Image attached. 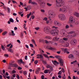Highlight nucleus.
Here are the masks:
<instances>
[{"mask_svg":"<svg viewBox=\"0 0 79 79\" xmlns=\"http://www.w3.org/2000/svg\"><path fill=\"white\" fill-rule=\"evenodd\" d=\"M44 31L47 34H51L55 36L57 35L58 33V30H52L51 31V28L49 27H46L44 28Z\"/></svg>","mask_w":79,"mask_h":79,"instance_id":"obj_1","label":"nucleus"},{"mask_svg":"<svg viewBox=\"0 0 79 79\" xmlns=\"http://www.w3.org/2000/svg\"><path fill=\"white\" fill-rule=\"evenodd\" d=\"M64 0H60L59 1L56 0V5L58 7H61V6H63V5H64Z\"/></svg>","mask_w":79,"mask_h":79,"instance_id":"obj_2","label":"nucleus"},{"mask_svg":"<svg viewBox=\"0 0 79 79\" xmlns=\"http://www.w3.org/2000/svg\"><path fill=\"white\" fill-rule=\"evenodd\" d=\"M48 14L49 16L48 17V18L50 19L49 20H52L51 18H53L55 17V12L51 11L49 12Z\"/></svg>","mask_w":79,"mask_h":79,"instance_id":"obj_3","label":"nucleus"},{"mask_svg":"<svg viewBox=\"0 0 79 79\" xmlns=\"http://www.w3.org/2000/svg\"><path fill=\"white\" fill-rule=\"evenodd\" d=\"M60 12L65 13L67 12V7L66 6H64L62 8H60L59 9Z\"/></svg>","mask_w":79,"mask_h":79,"instance_id":"obj_4","label":"nucleus"},{"mask_svg":"<svg viewBox=\"0 0 79 79\" xmlns=\"http://www.w3.org/2000/svg\"><path fill=\"white\" fill-rule=\"evenodd\" d=\"M58 17L60 19L61 21H64L66 19V17L65 15L63 14H61L58 15Z\"/></svg>","mask_w":79,"mask_h":79,"instance_id":"obj_5","label":"nucleus"},{"mask_svg":"<svg viewBox=\"0 0 79 79\" xmlns=\"http://www.w3.org/2000/svg\"><path fill=\"white\" fill-rule=\"evenodd\" d=\"M54 25H55V26H56L60 27L62 26V23H61L60 22L55 20L54 21Z\"/></svg>","mask_w":79,"mask_h":79,"instance_id":"obj_6","label":"nucleus"},{"mask_svg":"<svg viewBox=\"0 0 79 79\" xmlns=\"http://www.w3.org/2000/svg\"><path fill=\"white\" fill-rule=\"evenodd\" d=\"M39 1V3L40 5V6L43 8H44L45 7V3L44 2L41 1L42 0H38Z\"/></svg>","mask_w":79,"mask_h":79,"instance_id":"obj_7","label":"nucleus"},{"mask_svg":"<svg viewBox=\"0 0 79 79\" xmlns=\"http://www.w3.org/2000/svg\"><path fill=\"white\" fill-rule=\"evenodd\" d=\"M76 40L74 39L71 41L70 44L72 45H75L76 44Z\"/></svg>","mask_w":79,"mask_h":79,"instance_id":"obj_8","label":"nucleus"},{"mask_svg":"<svg viewBox=\"0 0 79 79\" xmlns=\"http://www.w3.org/2000/svg\"><path fill=\"white\" fill-rule=\"evenodd\" d=\"M59 61L60 66H63V64H64V61L61 58H60L59 59Z\"/></svg>","mask_w":79,"mask_h":79,"instance_id":"obj_9","label":"nucleus"},{"mask_svg":"<svg viewBox=\"0 0 79 79\" xmlns=\"http://www.w3.org/2000/svg\"><path fill=\"white\" fill-rule=\"evenodd\" d=\"M75 21L74 20L73 17L71 16L69 18V23H74Z\"/></svg>","mask_w":79,"mask_h":79,"instance_id":"obj_10","label":"nucleus"},{"mask_svg":"<svg viewBox=\"0 0 79 79\" xmlns=\"http://www.w3.org/2000/svg\"><path fill=\"white\" fill-rule=\"evenodd\" d=\"M10 66L11 67H15V68H17L18 66V64H13L11 62H10L9 64Z\"/></svg>","mask_w":79,"mask_h":79,"instance_id":"obj_11","label":"nucleus"},{"mask_svg":"<svg viewBox=\"0 0 79 79\" xmlns=\"http://www.w3.org/2000/svg\"><path fill=\"white\" fill-rule=\"evenodd\" d=\"M37 58L38 59H41V60H43L44 59V57L41 54H38L37 55Z\"/></svg>","mask_w":79,"mask_h":79,"instance_id":"obj_12","label":"nucleus"},{"mask_svg":"<svg viewBox=\"0 0 79 79\" xmlns=\"http://www.w3.org/2000/svg\"><path fill=\"white\" fill-rule=\"evenodd\" d=\"M52 62L54 64V65H55V66H56V64H59V62H57V61L56 60L52 61Z\"/></svg>","mask_w":79,"mask_h":79,"instance_id":"obj_13","label":"nucleus"},{"mask_svg":"<svg viewBox=\"0 0 79 79\" xmlns=\"http://www.w3.org/2000/svg\"><path fill=\"white\" fill-rule=\"evenodd\" d=\"M60 39L59 38H58L57 36L55 37L53 39V40L54 41H57Z\"/></svg>","mask_w":79,"mask_h":79,"instance_id":"obj_14","label":"nucleus"},{"mask_svg":"<svg viewBox=\"0 0 79 79\" xmlns=\"http://www.w3.org/2000/svg\"><path fill=\"white\" fill-rule=\"evenodd\" d=\"M7 49H8V52H9L10 53H13L14 52L13 50L11 49H9L8 48H7Z\"/></svg>","mask_w":79,"mask_h":79,"instance_id":"obj_15","label":"nucleus"},{"mask_svg":"<svg viewBox=\"0 0 79 79\" xmlns=\"http://www.w3.org/2000/svg\"><path fill=\"white\" fill-rule=\"evenodd\" d=\"M40 71V68H38V69L36 70L35 72L36 74H39V73Z\"/></svg>","mask_w":79,"mask_h":79,"instance_id":"obj_16","label":"nucleus"},{"mask_svg":"<svg viewBox=\"0 0 79 79\" xmlns=\"http://www.w3.org/2000/svg\"><path fill=\"white\" fill-rule=\"evenodd\" d=\"M69 58H74V56L73 54H70L68 56Z\"/></svg>","mask_w":79,"mask_h":79,"instance_id":"obj_17","label":"nucleus"},{"mask_svg":"<svg viewBox=\"0 0 79 79\" xmlns=\"http://www.w3.org/2000/svg\"><path fill=\"white\" fill-rule=\"evenodd\" d=\"M45 39H47L49 40H51L52 39V37L50 36H46L45 37Z\"/></svg>","mask_w":79,"mask_h":79,"instance_id":"obj_18","label":"nucleus"},{"mask_svg":"<svg viewBox=\"0 0 79 79\" xmlns=\"http://www.w3.org/2000/svg\"><path fill=\"white\" fill-rule=\"evenodd\" d=\"M74 15L76 16L77 17H79V13L77 12H75L74 13Z\"/></svg>","mask_w":79,"mask_h":79,"instance_id":"obj_19","label":"nucleus"},{"mask_svg":"<svg viewBox=\"0 0 79 79\" xmlns=\"http://www.w3.org/2000/svg\"><path fill=\"white\" fill-rule=\"evenodd\" d=\"M49 50H56V48H52V47H49Z\"/></svg>","mask_w":79,"mask_h":79,"instance_id":"obj_20","label":"nucleus"},{"mask_svg":"<svg viewBox=\"0 0 79 79\" xmlns=\"http://www.w3.org/2000/svg\"><path fill=\"white\" fill-rule=\"evenodd\" d=\"M50 71L49 70L47 69V70H45L44 71V73L45 74H47L48 73V72Z\"/></svg>","mask_w":79,"mask_h":79,"instance_id":"obj_21","label":"nucleus"},{"mask_svg":"<svg viewBox=\"0 0 79 79\" xmlns=\"http://www.w3.org/2000/svg\"><path fill=\"white\" fill-rule=\"evenodd\" d=\"M10 22H11V23H14V20L12 18H10Z\"/></svg>","mask_w":79,"mask_h":79,"instance_id":"obj_22","label":"nucleus"},{"mask_svg":"<svg viewBox=\"0 0 79 79\" xmlns=\"http://www.w3.org/2000/svg\"><path fill=\"white\" fill-rule=\"evenodd\" d=\"M31 41H32V42L33 43V44H35V46H37V45H36V44H35V40H32Z\"/></svg>","mask_w":79,"mask_h":79,"instance_id":"obj_23","label":"nucleus"},{"mask_svg":"<svg viewBox=\"0 0 79 79\" xmlns=\"http://www.w3.org/2000/svg\"><path fill=\"white\" fill-rule=\"evenodd\" d=\"M45 43L46 44H49V43H51V41H48L47 40H45Z\"/></svg>","mask_w":79,"mask_h":79,"instance_id":"obj_24","label":"nucleus"},{"mask_svg":"<svg viewBox=\"0 0 79 79\" xmlns=\"http://www.w3.org/2000/svg\"><path fill=\"white\" fill-rule=\"evenodd\" d=\"M21 13H23V12H19V15H21V17H23V15H24V14H21Z\"/></svg>","mask_w":79,"mask_h":79,"instance_id":"obj_25","label":"nucleus"},{"mask_svg":"<svg viewBox=\"0 0 79 79\" xmlns=\"http://www.w3.org/2000/svg\"><path fill=\"white\" fill-rule=\"evenodd\" d=\"M55 58H57V59H60V56L58 55H56L55 56Z\"/></svg>","mask_w":79,"mask_h":79,"instance_id":"obj_26","label":"nucleus"},{"mask_svg":"<svg viewBox=\"0 0 79 79\" xmlns=\"http://www.w3.org/2000/svg\"><path fill=\"white\" fill-rule=\"evenodd\" d=\"M31 4H32V5H37V3L34 2H32Z\"/></svg>","mask_w":79,"mask_h":79,"instance_id":"obj_27","label":"nucleus"},{"mask_svg":"<svg viewBox=\"0 0 79 79\" xmlns=\"http://www.w3.org/2000/svg\"><path fill=\"white\" fill-rule=\"evenodd\" d=\"M11 33L12 34V35L14 36V35H15V34L14 33V31L12 30H11Z\"/></svg>","mask_w":79,"mask_h":79,"instance_id":"obj_28","label":"nucleus"},{"mask_svg":"<svg viewBox=\"0 0 79 79\" xmlns=\"http://www.w3.org/2000/svg\"><path fill=\"white\" fill-rule=\"evenodd\" d=\"M63 40H64V41H67L68 40V38H64L63 39Z\"/></svg>","mask_w":79,"mask_h":79,"instance_id":"obj_29","label":"nucleus"},{"mask_svg":"<svg viewBox=\"0 0 79 79\" xmlns=\"http://www.w3.org/2000/svg\"><path fill=\"white\" fill-rule=\"evenodd\" d=\"M44 56H45V57H46V58H49V57L47 56V55L45 54H43Z\"/></svg>","mask_w":79,"mask_h":79,"instance_id":"obj_30","label":"nucleus"},{"mask_svg":"<svg viewBox=\"0 0 79 79\" xmlns=\"http://www.w3.org/2000/svg\"><path fill=\"white\" fill-rule=\"evenodd\" d=\"M42 62L43 64H47V62L46 61H44V60H42Z\"/></svg>","mask_w":79,"mask_h":79,"instance_id":"obj_31","label":"nucleus"},{"mask_svg":"<svg viewBox=\"0 0 79 79\" xmlns=\"http://www.w3.org/2000/svg\"><path fill=\"white\" fill-rule=\"evenodd\" d=\"M63 50L64 51V53H66V52H67V51H68V49L67 48L64 49Z\"/></svg>","mask_w":79,"mask_h":79,"instance_id":"obj_32","label":"nucleus"},{"mask_svg":"<svg viewBox=\"0 0 79 79\" xmlns=\"http://www.w3.org/2000/svg\"><path fill=\"white\" fill-rule=\"evenodd\" d=\"M7 11H8V13H9L11 11L10 9V8H9V7L7 8Z\"/></svg>","mask_w":79,"mask_h":79,"instance_id":"obj_33","label":"nucleus"},{"mask_svg":"<svg viewBox=\"0 0 79 79\" xmlns=\"http://www.w3.org/2000/svg\"><path fill=\"white\" fill-rule=\"evenodd\" d=\"M77 62V60H75L74 61H73L72 62H71V64H74V63H76V62Z\"/></svg>","mask_w":79,"mask_h":79,"instance_id":"obj_34","label":"nucleus"},{"mask_svg":"<svg viewBox=\"0 0 79 79\" xmlns=\"http://www.w3.org/2000/svg\"><path fill=\"white\" fill-rule=\"evenodd\" d=\"M18 62L19 63H22L23 62V60H22V59H20L18 60Z\"/></svg>","mask_w":79,"mask_h":79,"instance_id":"obj_35","label":"nucleus"},{"mask_svg":"<svg viewBox=\"0 0 79 79\" xmlns=\"http://www.w3.org/2000/svg\"><path fill=\"white\" fill-rule=\"evenodd\" d=\"M48 19L47 17H45L44 18L43 20L44 21H46Z\"/></svg>","mask_w":79,"mask_h":79,"instance_id":"obj_36","label":"nucleus"},{"mask_svg":"<svg viewBox=\"0 0 79 79\" xmlns=\"http://www.w3.org/2000/svg\"><path fill=\"white\" fill-rule=\"evenodd\" d=\"M1 48L3 50H5V47L3 45H1Z\"/></svg>","mask_w":79,"mask_h":79,"instance_id":"obj_37","label":"nucleus"},{"mask_svg":"<svg viewBox=\"0 0 79 79\" xmlns=\"http://www.w3.org/2000/svg\"><path fill=\"white\" fill-rule=\"evenodd\" d=\"M7 32H6V31H5L3 33H2V35H6V33Z\"/></svg>","mask_w":79,"mask_h":79,"instance_id":"obj_38","label":"nucleus"},{"mask_svg":"<svg viewBox=\"0 0 79 79\" xmlns=\"http://www.w3.org/2000/svg\"><path fill=\"white\" fill-rule=\"evenodd\" d=\"M47 5H48V6H52V4H50L48 3H47Z\"/></svg>","mask_w":79,"mask_h":79,"instance_id":"obj_39","label":"nucleus"},{"mask_svg":"<svg viewBox=\"0 0 79 79\" xmlns=\"http://www.w3.org/2000/svg\"><path fill=\"white\" fill-rule=\"evenodd\" d=\"M58 74L60 75H61V74H62V72H61V71H60L58 73Z\"/></svg>","mask_w":79,"mask_h":79,"instance_id":"obj_40","label":"nucleus"},{"mask_svg":"<svg viewBox=\"0 0 79 79\" xmlns=\"http://www.w3.org/2000/svg\"><path fill=\"white\" fill-rule=\"evenodd\" d=\"M69 25H66L65 26L66 29H68V28H69Z\"/></svg>","mask_w":79,"mask_h":79,"instance_id":"obj_41","label":"nucleus"},{"mask_svg":"<svg viewBox=\"0 0 79 79\" xmlns=\"http://www.w3.org/2000/svg\"><path fill=\"white\" fill-rule=\"evenodd\" d=\"M75 31H71L69 32V34H73L74 33Z\"/></svg>","mask_w":79,"mask_h":79,"instance_id":"obj_42","label":"nucleus"},{"mask_svg":"<svg viewBox=\"0 0 79 79\" xmlns=\"http://www.w3.org/2000/svg\"><path fill=\"white\" fill-rule=\"evenodd\" d=\"M60 42H61L62 43H64V41H63V40H60Z\"/></svg>","mask_w":79,"mask_h":79,"instance_id":"obj_43","label":"nucleus"},{"mask_svg":"<svg viewBox=\"0 0 79 79\" xmlns=\"http://www.w3.org/2000/svg\"><path fill=\"white\" fill-rule=\"evenodd\" d=\"M38 63V60H35V64H37Z\"/></svg>","mask_w":79,"mask_h":79,"instance_id":"obj_44","label":"nucleus"},{"mask_svg":"<svg viewBox=\"0 0 79 79\" xmlns=\"http://www.w3.org/2000/svg\"><path fill=\"white\" fill-rule=\"evenodd\" d=\"M61 71L63 73H64V69H63V68H62Z\"/></svg>","mask_w":79,"mask_h":79,"instance_id":"obj_45","label":"nucleus"},{"mask_svg":"<svg viewBox=\"0 0 79 79\" xmlns=\"http://www.w3.org/2000/svg\"><path fill=\"white\" fill-rule=\"evenodd\" d=\"M30 47H32V48H33L34 47V45H33V44H30Z\"/></svg>","mask_w":79,"mask_h":79,"instance_id":"obj_46","label":"nucleus"},{"mask_svg":"<svg viewBox=\"0 0 79 79\" xmlns=\"http://www.w3.org/2000/svg\"><path fill=\"white\" fill-rule=\"evenodd\" d=\"M23 73L24 75H25V74H27V72L24 71L23 72Z\"/></svg>","mask_w":79,"mask_h":79,"instance_id":"obj_47","label":"nucleus"},{"mask_svg":"<svg viewBox=\"0 0 79 79\" xmlns=\"http://www.w3.org/2000/svg\"><path fill=\"white\" fill-rule=\"evenodd\" d=\"M4 56H6V57H8V56H9L7 54H4Z\"/></svg>","mask_w":79,"mask_h":79,"instance_id":"obj_48","label":"nucleus"},{"mask_svg":"<svg viewBox=\"0 0 79 79\" xmlns=\"http://www.w3.org/2000/svg\"><path fill=\"white\" fill-rule=\"evenodd\" d=\"M23 27L25 28V29H26V23H25L23 25Z\"/></svg>","mask_w":79,"mask_h":79,"instance_id":"obj_49","label":"nucleus"},{"mask_svg":"<svg viewBox=\"0 0 79 79\" xmlns=\"http://www.w3.org/2000/svg\"><path fill=\"white\" fill-rule=\"evenodd\" d=\"M44 77H45V76H44V75H42L41 76V78L42 79H44Z\"/></svg>","mask_w":79,"mask_h":79,"instance_id":"obj_50","label":"nucleus"},{"mask_svg":"<svg viewBox=\"0 0 79 79\" xmlns=\"http://www.w3.org/2000/svg\"><path fill=\"white\" fill-rule=\"evenodd\" d=\"M50 69L51 70V71H52L53 70V68H52V66H50V67H49Z\"/></svg>","mask_w":79,"mask_h":79,"instance_id":"obj_51","label":"nucleus"},{"mask_svg":"<svg viewBox=\"0 0 79 79\" xmlns=\"http://www.w3.org/2000/svg\"><path fill=\"white\" fill-rule=\"evenodd\" d=\"M66 47H68V46H69V43H67L66 44Z\"/></svg>","mask_w":79,"mask_h":79,"instance_id":"obj_52","label":"nucleus"},{"mask_svg":"<svg viewBox=\"0 0 79 79\" xmlns=\"http://www.w3.org/2000/svg\"><path fill=\"white\" fill-rule=\"evenodd\" d=\"M35 29H36V30L37 31H38V30L39 29H40V28L39 27H36L35 28Z\"/></svg>","mask_w":79,"mask_h":79,"instance_id":"obj_53","label":"nucleus"},{"mask_svg":"<svg viewBox=\"0 0 79 79\" xmlns=\"http://www.w3.org/2000/svg\"><path fill=\"white\" fill-rule=\"evenodd\" d=\"M41 12H43V13H44L45 12V10H44L41 9Z\"/></svg>","mask_w":79,"mask_h":79,"instance_id":"obj_54","label":"nucleus"},{"mask_svg":"<svg viewBox=\"0 0 79 79\" xmlns=\"http://www.w3.org/2000/svg\"><path fill=\"white\" fill-rule=\"evenodd\" d=\"M32 2V0H29V3H31Z\"/></svg>","mask_w":79,"mask_h":79,"instance_id":"obj_55","label":"nucleus"},{"mask_svg":"<svg viewBox=\"0 0 79 79\" xmlns=\"http://www.w3.org/2000/svg\"><path fill=\"white\" fill-rule=\"evenodd\" d=\"M51 66H50V65H48L47 66V68H50Z\"/></svg>","mask_w":79,"mask_h":79,"instance_id":"obj_56","label":"nucleus"},{"mask_svg":"<svg viewBox=\"0 0 79 79\" xmlns=\"http://www.w3.org/2000/svg\"><path fill=\"white\" fill-rule=\"evenodd\" d=\"M12 2L13 3H18L16 2V1L13 0H12Z\"/></svg>","mask_w":79,"mask_h":79,"instance_id":"obj_57","label":"nucleus"},{"mask_svg":"<svg viewBox=\"0 0 79 79\" xmlns=\"http://www.w3.org/2000/svg\"><path fill=\"white\" fill-rule=\"evenodd\" d=\"M73 33H74L73 37H76V32H75Z\"/></svg>","mask_w":79,"mask_h":79,"instance_id":"obj_58","label":"nucleus"},{"mask_svg":"<svg viewBox=\"0 0 79 79\" xmlns=\"http://www.w3.org/2000/svg\"><path fill=\"white\" fill-rule=\"evenodd\" d=\"M34 18H35V16L34 15L32 16L31 18L32 19H34Z\"/></svg>","mask_w":79,"mask_h":79,"instance_id":"obj_59","label":"nucleus"},{"mask_svg":"<svg viewBox=\"0 0 79 79\" xmlns=\"http://www.w3.org/2000/svg\"><path fill=\"white\" fill-rule=\"evenodd\" d=\"M49 57L51 58H55V57H53V56H50Z\"/></svg>","mask_w":79,"mask_h":79,"instance_id":"obj_60","label":"nucleus"},{"mask_svg":"<svg viewBox=\"0 0 79 79\" xmlns=\"http://www.w3.org/2000/svg\"><path fill=\"white\" fill-rule=\"evenodd\" d=\"M17 77L18 79H19V75H18V74L17 75Z\"/></svg>","mask_w":79,"mask_h":79,"instance_id":"obj_61","label":"nucleus"},{"mask_svg":"<svg viewBox=\"0 0 79 79\" xmlns=\"http://www.w3.org/2000/svg\"><path fill=\"white\" fill-rule=\"evenodd\" d=\"M74 23L75 24H76V25H77L79 24V23L77 22H74Z\"/></svg>","mask_w":79,"mask_h":79,"instance_id":"obj_62","label":"nucleus"},{"mask_svg":"<svg viewBox=\"0 0 79 79\" xmlns=\"http://www.w3.org/2000/svg\"><path fill=\"white\" fill-rule=\"evenodd\" d=\"M46 23L47 24H48L49 23V20H47L46 22Z\"/></svg>","mask_w":79,"mask_h":79,"instance_id":"obj_63","label":"nucleus"},{"mask_svg":"<svg viewBox=\"0 0 79 79\" xmlns=\"http://www.w3.org/2000/svg\"><path fill=\"white\" fill-rule=\"evenodd\" d=\"M13 15L14 16H16V15H17V14H16V13H13Z\"/></svg>","mask_w":79,"mask_h":79,"instance_id":"obj_64","label":"nucleus"}]
</instances>
